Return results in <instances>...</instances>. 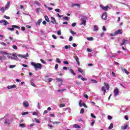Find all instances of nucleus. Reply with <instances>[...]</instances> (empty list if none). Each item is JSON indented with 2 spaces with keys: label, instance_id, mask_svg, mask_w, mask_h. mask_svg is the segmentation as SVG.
Returning a JSON list of instances; mask_svg holds the SVG:
<instances>
[{
  "label": "nucleus",
  "instance_id": "052dcab7",
  "mask_svg": "<svg viewBox=\"0 0 130 130\" xmlns=\"http://www.w3.org/2000/svg\"><path fill=\"white\" fill-rule=\"evenodd\" d=\"M116 35L115 34V32L114 34H110V36H115Z\"/></svg>",
  "mask_w": 130,
  "mask_h": 130
},
{
  "label": "nucleus",
  "instance_id": "58836bf2",
  "mask_svg": "<svg viewBox=\"0 0 130 130\" xmlns=\"http://www.w3.org/2000/svg\"><path fill=\"white\" fill-rule=\"evenodd\" d=\"M72 6L73 7H75V6L80 7V4H74L72 5Z\"/></svg>",
  "mask_w": 130,
  "mask_h": 130
},
{
  "label": "nucleus",
  "instance_id": "9d476101",
  "mask_svg": "<svg viewBox=\"0 0 130 130\" xmlns=\"http://www.w3.org/2000/svg\"><path fill=\"white\" fill-rule=\"evenodd\" d=\"M127 43H128V40H125V39H123L122 40V43H121V45L122 46L124 45V44H126Z\"/></svg>",
  "mask_w": 130,
  "mask_h": 130
},
{
  "label": "nucleus",
  "instance_id": "e433bc0d",
  "mask_svg": "<svg viewBox=\"0 0 130 130\" xmlns=\"http://www.w3.org/2000/svg\"><path fill=\"white\" fill-rule=\"evenodd\" d=\"M30 84H31V86H32L33 87H37V86H36V85H35L34 82H33L32 81L30 82Z\"/></svg>",
  "mask_w": 130,
  "mask_h": 130
},
{
  "label": "nucleus",
  "instance_id": "864d4df0",
  "mask_svg": "<svg viewBox=\"0 0 130 130\" xmlns=\"http://www.w3.org/2000/svg\"><path fill=\"white\" fill-rule=\"evenodd\" d=\"M63 19L64 20H67V21H69V17H63Z\"/></svg>",
  "mask_w": 130,
  "mask_h": 130
},
{
  "label": "nucleus",
  "instance_id": "aec40b11",
  "mask_svg": "<svg viewBox=\"0 0 130 130\" xmlns=\"http://www.w3.org/2000/svg\"><path fill=\"white\" fill-rule=\"evenodd\" d=\"M128 126V125L127 124H126L124 126H121V128L122 130L126 129V128H127Z\"/></svg>",
  "mask_w": 130,
  "mask_h": 130
},
{
  "label": "nucleus",
  "instance_id": "72a5a7b5",
  "mask_svg": "<svg viewBox=\"0 0 130 130\" xmlns=\"http://www.w3.org/2000/svg\"><path fill=\"white\" fill-rule=\"evenodd\" d=\"M19 126H20V127H25L26 125L25 124H19Z\"/></svg>",
  "mask_w": 130,
  "mask_h": 130
},
{
  "label": "nucleus",
  "instance_id": "e2e57ef3",
  "mask_svg": "<svg viewBox=\"0 0 130 130\" xmlns=\"http://www.w3.org/2000/svg\"><path fill=\"white\" fill-rule=\"evenodd\" d=\"M76 25H77V23H76V22H74L72 23V27H75Z\"/></svg>",
  "mask_w": 130,
  "mask_h": 130
},
{
  "label": "nucleus",
  "instance_id": "6e6d98bb",
  "mask_svg": "<svg viewBox=\"0 0 130 130\" xmlns=\"http://www.w3.org/2000/svg\"><path fill=\"white\" fill-rule=\"evenodd\" d=\"M40 61H41V62H42V63H46V62H45V61H44L43 59H41Z\"/></svg>",
  "mask_w": 130,
  "mask_h": 130
},
{
  "label": "nucleus",
  "instance_id": "f3484780",
  "mask_svg": "<svg viewBox=\"0 0 130 130\" xmlns=\"http://www.w3.org/2000/svg\"><path fill=\"white\" fill-rule=\"evenodd\" d=\"M5 59H7V57H6V56H0V61H2V62H3V60H5Z\"/></svg>",
  "mask_w": 130,
  "mask_h": 130
},
{
  "label": "nucleus",
  "instance_id": "f8f14e48",
  "mask_svg": "<svg viewBox=\"0 0 130 130\" xmlns=\"http://www.w3.org/2000/svg\"><path fill=\"white\" fill-rule=\"evenodd\" d=\"M23 105L24 107H29V103L27 101H24L23 103Z\"/></svg>",
  "mask_w": 130,
  "mask_h": 130
},
{
  "label": "nucleus",
  "instance_id": "c85d7f7f",
  "mask_svg": "<svg viewBox=\"0 0 130 130\" xmlns=\"http://www.w3.org/2000/svg\"><path fill=\"white\" fill-rule=\"evenodd\" d=\"M64 49H71V45H66L64 46Z\"/></svg>",
  "mask_w": 130,
  "mask_h": 130
},
{
  "label": "nucleus",
  "instance_id": "13d9d810",
  "mask_svg": "<svg viewBox=\"0 0 130 130\" xmlns=\"http://www.w3.org/2000/svg\"><path fill=\"white\" fill-rule=\"evenodd\" d=\"M40 11V8H38L36 9L37 13H39Z\"/></svg>",
  "mask_w": 130,
  "mask_h": 130
},
{
  "label": "nucleus",
  "instance_id": "cd10ccee",
  "mask_svg": "<svg viewBox=\"0 0 130 130\" xmlns=\"http://www.w3.org/2000/svg\"><path fill=\"white\" fill-rule=\"evenodd\" d=\"M45 19L47 22H49V18H48L47 15L45 16Z\"/></svg>",
  "mask_w": 130,
  "mask_h": 130
},
{
  "label": "nucleus",
  "instance_id": "4c0bfd02",
  "mask_svg": "<svg viewBox=\"0 0 130 130\" xmlns=\"http://www.w3.org/2000/svg\"><path fill=\"white\" fill-rule=\"evenodd\" d=\"M70 33L73 35H76V34H77V33L75 32V31H73L72 29L70 30Z\"/></svg>",
  "mask_w": 130,
  "mask_h": 130
},
{
  "label": "nucleus",
  "instance_id": "de8ad7c7",
  "mask_svg": "<svg viewBox=\"0 0 130 130\" xmlns=\"http://www.w3.org/2000/svg\"><path fill=\"white\" fill-rule=\"evenodd\" d=\"M0 44H1L2 45H4V46H7V44L2 42L0 43Z\"/></svg>",
  "mask_w": 130,
  "mask_h": 130
},
{
  "label": "nucleus",
  "instance_id": "4be33fe9",
  "mask_svg": "<svg viewBox=\"0 0 130 130\" xmlns=\"http://www.w3.org/2000/svg\"><path fill=\"white\" fill-rule=\"evenodd\" d=\"M122 71L123 72H124V73H125V74H126V75H129V72H128V71L126 69L122 68Z\"/></svg>",
  "mask_w": 130,
  "mask_h": 130
},
{
  "label": "nucleus",
  "instance_id": "a18cd8bd",
  "mask_svg": "<svg viewBox=\"0 0 130 130\" xmlns=\"http://www.w3.org/2000/svg\"><path fill=\"white\" fill-rule=\"evenodd\" d=\"M9 68L10 69H14V68H16V65H11L10 66Z\"/></svg>",
  "mask_w": 130,
  "mask_h": 130
},
{
  "label": "nucleus",
  "instance_id": "c756f323",
  "mask_svg": "<svg viewBox=\"0 0 130 130\" xmlns=\"http://www.w3.org/2000/svg\"><path fill=\"white\" fill-rule=\"evenodd\" d=\"M112 128H113V124H112V123H111L110 124V126H109V129H112Z\"/></svg>",
  "mask_w": 130,
  "mask_h": 130
},
{
  "label": "nucleus",
  "instance_id": "39448f33",
  "mask_svg": "<svg viewBox=\"0 0 130 130\" xmlns=\"http://www.w3.org/2000/svg\"><path fill=\"white\" fill-rule=\"evenodd\" d=\"M82 102H83V101H82V100H80L79 101V106L80 107H82V106H84V107H85V108H88V106H87V105H86V104H85V103H82Z\"/></svg>",
  "mask_w": 130,
  "mask_h": 130
},
{
  "label": "nucleus",
  "instance_id": "412c9836",
  "mask_svg": "<svg viewBox=\"0 0 130 130\" xmlns=\"http://www.w3.org/2000/svg\"><path fill=\"white\" fill-rule=\"evenodd\" d=\"M73 127H74V128H81V126L77 124H75L73 125Z\"/></svg>",
  "mask_w": 130,
  "mask_h": 130
},
{
  "label": "nucleus",
  "instance_id": "f03ea898",
  "mask_svg": "<svg viewBox=\"0 0 130 130\" xmlns=\"http://www.w3.org/2000/svg\"><path fill=\"white\" fill-rule=\"evenodd\" d=\"M31 64L34 67L36 71H38V69H42V64L41 63H36L34 62H31Z\"/></svg>",
  "mask_w": 130,
  "mask_h": 130
},
{
  "label": "nucleus",
  "instance_id": "2f4dec72",
  "mask_svg": "<svg viewBox=\"0 0 130 130\" xmlns=\"http://www.w3.org/2000/svg\"><path fill=\"white\" fill-rule=\"evenodd\" d=\"M78 71L82 74L84 73L83 70H82V69H81L80 68H78Z\"/></svg>",
  "mask_w": 130,
  "mask_h": 130
},
{
  "label": "nucleus",
  "instance_id": "ddd939ff",
  "mask_svg": "<svg viewBox=\"0 0 130 130\" xmlns=\"http://www.w3.org/2000/svg\"><path fill=\"white\" fill-rule=\"evenodd\" d=\"M116 35L118 34H122V29H118V30L115 31Z\"/></svg>",
  "mask_w": 130,
  "mask_h": 130
},
{
  "label": "nucleus",
  "instance_id": "f257e3e1",
  "mask_svg": "<svg viewBox=\"0 0 130 130\" xmlns=\"http://www.w3.org/2000/svg\"><path fill=\"white\" fill-rule=\"evenodd\" d=\"M11 56H9V58H11V59H17V56H18L19 57H21L22 58H25V56H24V55H21L19 54H10Z\"/></svg>",
  "mask_w": 130,
  "mask_h": 130
},
{
  "label": "nucleus",
  "instance_id": "37998d69",
  "mask_svg": "<svg viewBox=\"0 0 130 130\" xmlns=\"http://www.w3.org/2000/svg\"><path fill=\"white\" fill-rule=\"evenodd\" d=\"M66 106V105H64V104H60L59 105V107L60 108H62V107H64Z\"/></svg>",
  "mask_w": 130,
  "mask_h": 130
},
{
  "label": "nucleus",
  "instance_id": "4d7b16f0",
  "mask_svg": "<svg viewBox=\"0 0 130 130\" xmlns=\"http://www.w3.org/2000/svg\"><path fill=\"white\" fill-rule=\"evenodd\" d=\"M4 18H5V19H7V20H9L10 19V17L7 16L6 15L4 16Z\"/></svg>",
  "mask_w": 130,
  "mask_h": 130
},
{
  "label": "nucleus",
  "instance_id": "0eeeda50",
  "mask_svg": "<svg viewBox=\"0 0 130 130\" xmlns=\"http://www.w3.org/2000/svg\"><path fill=\"white\" fill-rule=\"evenodd\" d=\"M100 7L101 8H102V10H103L104 11H108V9H109V6H108L104 7V6H103V5H100Z\"/></svg>",
  "mask_w": 130,
  "mask_h": 130
},
{
  "label": "nucleus",
  "instance_id": "b1692460",
  "mask_svg": "<svg viewBox=\"0 0 130 130\" xmlns=\"http://www.w3.org/2000/svg\"><path fill=\"white\" fill-rule=\"evenodd\" d=\"M102 91L104 92V95H105V93H106V89H105V87L103 86L102 87Z\"/></svg>",
  "mask_w": 130,
  "mask_h": 130
},
{
  "label": "nucleus",
  "instance_id": "603ef678",
  "mask_svg": "<svg viewBox=\"0 0 130 130\" xmlns=\"http://www.w3.org/2000/svg\"><path fill=\"white\" fill-rule=\"evenodd\" d=\"M53 80V79H52V78H49L48 79V81L49 83H50V82H52Z\"/></svg>",
  "mask_w": 130,
  "mask_h": 130
},
{
  "label": "nucleus",
  "instance_id": "393cba45",
  "mask_svg": "<svg viewBox=\"0 0 130 130\" xmlns=\"http://www.w3.org/2000/svg\"><path fill=\"white\" fill-rule=\"evenodd\" d=\"M69 71H70V73H71V74H73V76H76V73H75V71H74V70H73V69H70Z\"/></svg>",
  "mask_w": 130,
  "mask_h": 130
},
{
  "label": "nucleus",
  "instance_id": "dca6fc26",
  "mask_svg": "<svg viewBox=\"0 0 130 130\" xmlns=\"http://www.w3.org/2000/svg\"><path fill=\"white\" fill-rule=\"evenodd\" d=\"M42 22V19H40L38 20V21L36 23L37 26H40V24Z\"/></svg>",
  "mask_w": 130,
  "mask_h": 130
},
{
  "label": "nucleus",
  "instance_id": "473e14b6",
  "mask_svg": "<svg viewBox=\"0 0 130 130\" xmlns=\"http://www.w3.org/2000/svg\"><path fill=\"white\" fill-rule=\"evenodd\" d=\"M93 37L87 38V40H88V41H93Z\"/></svg>",
  "mask_w": 130,
  "mask_h": 130
},
{
  "label": "nucleus",
  "instance_id": "20e7f679",
  "mask_svg": "<svg viewBox=\"0 0 130 130\" xmlns=\"http://www.w3.org/2000/svg\"><path fill=\"white\" fill-rule=\"evenodd\" d=\"M12 28L11 27H8V29L10 30V31H14V30H15V28L16 29H20V26H18V25H13L12 26Z\"/></svg>",
  "mask_w": 130,
  "mask_h": 130
},
{
  "label": "nucleus",
  "instance_id": "3c124183",
  "mask_svg": "<svg viewBox=\"0 0 130 130\" xmlns=\"http://www.w3.org/2000/svg\"><path fill=\"white\" fill-rule=\"evenodd\" d=\"M58 69V64H56L55 66V70H57Z\"/></svg>",
  "mask_w": 130,
  "mask_h": 130
},
{
  "label": "nucleus",
  "instance_id": "9b49d317",
  "mask_svg": "<svg viewBox=\"0 0 130 130\" xmlns=\"http://www.w3.org/2000/svg\"><path fill=\"white\" fill-rule=\"evenodd\" d=\"M51 23L53 24L54 25L55 24V23H56V20H55V18L53 17H51Z\"/></svg>",
  "mask_w": 130,
  "mask_h": 130
},
{
  "label": "nucleus",
  "instance_id": "774afa93",
  "mask_svg": "<svg viewBox=\"0 0 130 130\" xmlns=\"http://www.w3.org/2000/svg\"><path fill=\"white\" fill-rule=\"evenodd\" d=\"M105 34L104 32H102V34H101V37H104Z\"/></svg>",
  "mask_w": 130,
  "mask_h": 130
},
{
  "label": "nucleus",
  "instance_id": "7c9ffc66",
  "mask_svg": "<svg viewBox=\"0 0 130 130\" xmlns=\"http://www.w3.org/2000/svg\"><path fill=\"white\" fill-rule=\"evenodd\" d=\"M0 54H6L8 55V53L3 51H0Z\"/></svg>",
  "mask_w": 130,
  "mask_h": 130
},
{
  "label": "nucleus",
  "instance_id": "5701e85b",
  "mask_svg": "<svg viewBox=\"0 0 130 130\" xmlns=\"http://www.w3.org/2000/svg\"><path fill=\"white\" fill-rule=\"evenodd\" d=\"M11 5V3L10 2H8L7 6L5 7V10H7L10 8V5Z\"/></svg>",
  "mask_w": 130,
  "mask_h": 130
},
{
  "label": "nucleus",
  "instance_id": "5fc2aeb1",
  "mask_svg": "<svg viewBox=\"0 0 130 130\" xmlns=\"http://www.w3.org/2000/svg\"><path fill=\"white\" fill-rule=\"evenodd\" d=\"M108 119L111 120L112 119V117L110 115L108 116Z\"/></svg>",
  "mask_w": 130,
  "mask_h": 130
},
{
  "label": "nucleus",
  "instance_id": "8fccbe9b",
  "mask_svg": "<svg viewBox=\"0 0 130 130\" xmlns=\"http://www.w3.org/2000/svg\"><path fill=\"white\" fill-rule=\"evenodd\" d=\"M91 117H92V118H96V116L94 115V114H93V113L91 114Z\"/></svg>",
  "mask_w": 130,
  "mask_h": 130
},
{
  "label": "nucleus",
  "instance_id": "6e6552de",
  "mask_svg": "<svg viewBox=\"0 0 130 130\" xmlns=\"http://www.w3.org/2000/svg\"><path fill=\"white\" fill-rule=\"evenodd\" d=\"M0 23L1 24L3 23V25L4 26H7V25H9V22L7 21L6 20H2L1 21H0Z\"/></svg>",
  "mask_w": 130,
  "mask_h": 130
},
{
  "label": "nucleus",
  "instance_id": "a878e982",
  "mask_svg": "<svg viewBox=\"0 0 130 130\" xmlns=\"http://www.w3.org/2000/svg\"><path fill=\"white\" fill-rule=\"evenodd\" d=\"M98 26H97V25H94L93 28V31H98Z\"/></svg>",
  "mask_w": 130,
  "mask_h": 130
},
{
  "label": "nucleus",
  "instance_id": "7ed1b4c3",
  "mask_svg": "<svg viewBox=\"0 0 130 130\" xmlns=\"http://www.w3.org/2000/svg\"><path fill=\"white\" fill-rule=\"evenodd\" d=\"M81 25H83L84 26H86V23H87V19H88V18L86 16H83V17H82L81 18Z\"/></svg>",
  "mask_w": 130,
  "mask_h": 130
},
{
  "label": "nucleus",
  "instance_id": "2eb2a0df",
  "mask_svg": "<svg viewBox=\"0 0 130 130\" xmlns=\"http://www.w3.org/2000/svg\"><path fill=\"white\" fill-rule=\"evenodd\" d=\"M104 85L106 87L107 90H109V88H110L109 84H107L106 82H104Z\"/></svg>",
  "mask_w": 130,
  "mask_h": 130
},
{
  "label": "nucleus",
  "instance_id": "c9c22d12",
  "mask_svg": "<svg viewBox=\"0 0 130 130\" xmlns=\"http://www.w3.org/2000/svg\"><path fill=\"white\" fill-rule=\"evenodd\" d=\"M56 62H58V63H61V61H60V59H59V58H57L56 59Z\"/></svg>",
  "mask_w": 130,
  "mask_h": 130
},
{
  "label": "nucleus",
  "instance_id": "6ab92c4d",
  "mask_svg": "<svg viewBox=\"0 0 130 130\" xmlns=\"http://www.w3.org/2000/svg\"><path fill=\"white\" fill-rule=\"evenodd\" d=\"M75 60L77 61V64H78V66H80V61H79V57L78 56H76L75 58Z\"/></svg>",
  "mask_w": 130,
  "mask_h": 130
},
{
  "label": "nucleus",
  "instance_id": "a19ab883",
  "mask_svg": "<svg viewBox=\"0 0 130 130\" xmlns=\"http://www.w3.org/2000/svg\"><path fill=\"white\" fill-rule=\"evenodd\" d=\"M57 35H61V30H59L57 31Z\"/></svg>",
  "mask_w": 130,
  "mask_h": 130
},
{
  "label": "nucleus",
  "instance_id": "423d86ee",
  "mask_svg": "<svg viewBox=\"0 0 130 130\" xmlns=\"http://www.w3.org/2000/svg\"><path fill=\"white\" fill-rule=\"evenodd\" d=\"M119 94V90L118 88H116V89L114 90V95L116 96Z\"/></svg>",
  "mask_w": 130,
  "mask_h": 130
},
{
  "label": "nucleus",
  "instance_id": "bb28decb",
  "mask_svg": "<svg viewBox=\"0 0 130 130\" xmlns=\"http://www.w3.org/2000/svg\"><path fill=\"white\" fill-rule=\"evenodd\" d=\"M57 82H60V83H62L63 81L61 78H57L56 79Z\"/></svg>",
  "mask_w": 130,
  "mask_h": 130
},
{
  "label": "nucleus",
  "instance_id": "680f3d73",
  "mask_svg": "<svg viewBox=\"0 0 130 130\" xmlns=\"http://www.w3.org/2000/svg\"><path fill=\"white\" fill-rule=\"evenodd\" d=\"M124 118L126 120H128V117L127 115L124 116Z\"/></svg>",
  "mask_w": 130,
  "mask_h": 130
},
{
  "label": "nucleus",
  "instance_id": "69168bd1",
  "mask_svg": "<svg viewBox=\"0 0 130 130\" xmlns=\"http://www.w3.org/2000/svg\"><path fill=\"white\" fill-rule=\"evenodd\" d=\"M12 47H13V48L14 49H17V48H18L17 47V46H16V45H13V46H12Z\"/></svg>",
  "mask_w": 130,
  "mask_h": 130
},
{
  "label": "nucleus",
  "instance_id": "ea45409f",
  "mask_svg": "<svg viewBox=\"0 0 130 130\" xmlns=\"http://www.w3.org/2000/svg\"><path fill=\"white\" fill-rule=\"evenodd\" d=\"M90 81L91 82H93L94 83H98V81H97L96 80H94V79H91Z\"/></svg>",
  "mask_w": 130,
  "mask_h": 130
},
{
  "label": "nucleus",
  "instance_id": "09e8293b",
  "mask_svg": "<svg viewBox=\"0 0 130 130\" xmlns=\"http://www.w3.org/2000/svg\"><path fill=\"white\" fill-rule=\"evenodd\" d=\"M59 123H60V122L55 121V122H54L53 123V124H59Z\"/></svg>",
  "mask_w": 130,
  "mask_h": 130
},
{
  "label": "nucleus",
  "instance_id": "f704fd0d",
  "mask_svg": "<svg viewBox=\"0 0 130 130\" xmlns=\"http://www.w3.org/2000/svg\"><path fill=\"white\" fill-rule=\"evenodd\" d=\"M84 112H85V109H84V108L81 109L80 110L81 114H83Z\"/></svg>",
  "mask_w": 130,
  "mask_h": 130
},
{
  "label": "nucleus",
  "instance_id": "49530a36",
  "mask_svg": "<svg viewBox=\"0 0 130 130\" xmlns=\"http://www.w3.org/2000/svg\"><path fill=\"white\" fill-rule=\"evenodd\" d=\"M35 121H36L37 122V123H40V121H39V120H38V119L37 118H35Z\"/></svg>",
  "mask_w": 130,
  "mask_h": 130
},
{
  "label": "nucleus",
  "instance_id": "1a4fd4ad",
  "mask_svg": "<svg viewBox=\"0 0 130 130\" xmlns=\"http://www.w3.org/2000/svg\"><path fill=\"white\" fill-rule=\"evenodd\" d=\"M102 19H103V20H107V13L106 12L102 14Z\"/></svg>",
  "mask_w": 130,
  "mask_h": 130
},
{
  "label": "nucleus",
  "instance_id": "0e129e2a",
  "mask_svg": "<svg viewBox=\"0 0 130 130\" xmlns=\"http://www.w3.org/2000/svg\"><path fill=\"white\" fill-rule=\"evenodd\" d=\"M63 62L64 64H69V62L68 61H64Z\"/></svg>",
  "mask_w": 130,
  "mask_h": 130
},
{
  "label": "nucleus",
  "instance_id": "338daca9",
  "mask_svg": "<svg viewBox=\"0 0 130 130\" xmlns=\"http://www.w3.org/2000/svg\"><path fill=\"white\" fill-rule=\"evenodd\" d=\"M69 41H73V37L71 36L69 38Z\"/></svg>",
  "mask_w": 130,
  "mask_h": 130
},
{
  "label": "nucleus",
  "instance_id": "79ce46f5",
  "mask_svg": "<svg viewBox=\"0 0 130 130\" xmlns=\"http://www.w3.org/2000/svg\"><path fill=\"white\" fill-rule=\"evenodd\" d=\"M27 114H29V112H23L22 113V115L24 116V115H26Z\"/></svg>",
  "mask_w": 130,
  "mask_h": 130
},
{
  "label": "nucleus",
  "instance_id": "c03bdc74",
  "mask_svg": "<svg viewBox=\"0 0 130 130\" xmlns=\"http://www.w3.org/2000/svg\"><path fill=\"white\" fill-rule=\"evenodd\" d=\"M55 12H56V13H59V12H60V9H55Z\"/></svg>",
  "mask_w": 130,
  "mask_h": 130
},
{
  "label": "nucleus",
  "instance_id": "a211bd4d",
  "mask_svg": "<svg viewBox=\"0 0 130 130\" xmlns=\"http://www.w3.org/2000/svg\"><path fill=\"white\" fill-rule=\"evenodd\" d=\"M78 79H81L82 81H87V78H84L82 75H79L78 76Z\"/></svg>",
  "mask_w": 130,
  "mask_h": 130
},
{
  "label": "nucleus",
  "instance_id": "bf43d9fd",
  "mask_svg": "<svg viewBox=\"0 0 130 130\" xmlns=\"http://www.w3.org/2000/svg\"><path fill=\"white\" fill-rule=\"evenodd\" d=\"M1 11H2V13H4L5 12V8L2 7L1 8Z\"/></svg>",
  "mask_w": 130,
  "mask_h": 130
},
{
  "label": "nucleus",
  "instance_id": "4468645a",
  "mask_svg": "<svg viewBox=\"0 0 130 130\" xmlns=\"http://www.w3.org/2000/svg\"><path fill=\"white\" fill-rule=\"evenodd\" d=\"M7 88H8V89H13V88H17V85H16V84H14V85H9L7 87Z\"/></svg>",
  "mask_w": 130,
  "mask_h": 130
}]
</instances>
